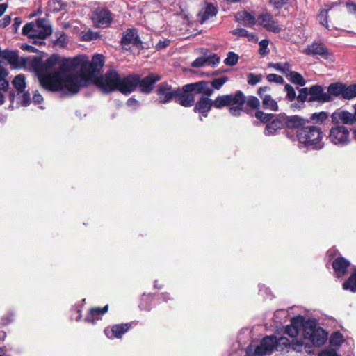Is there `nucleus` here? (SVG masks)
Segmentation results:
<instances>
[{"mask_svg":"<svg viewBox=\"0 0 356 356\" xmlns=\"http://www.w3.org/2000/svg\"><path fill=\"white\" fill-rule=\"evenodd\" d=\"M161 79V76L158 74L150 73L141 79L138 75L137 87L142 93L150 94L155 88V83Z\"/></svg>","mask_w":356,"mask_h":356,"instance_id":"nucleus-14","label":"nucleus"},{"mask_svg":"<svg viewBox=\"0 0 356 356\" xmlns=\"http://www.w3.org/2000/svg\"><path fill=\"white\" fill-rule=\"evenodd\" d=\"M90 62L100 72L104 65V57L102 54H95Z\"/></svg>","mask_w":356,"mask_h":356,"instance_id":"nucleus-46","label":"nucleus"},{"mask_svg":"<svg viewBox=\"0 0 356 356\" xmlns=\"http://www.w3.org/2000/svg\"><path fill=\"white\" fill-rule=\"evenodd\" d=\"M120 74L115 69H110L104 75H101L95 86L104 94L118 91Z\"/></svg>","mask_w":356,"mask_h":356,"instance_id":"nucleus-5","label":"nucleus"},{"mask_svg":"<svg viewBox=\"0 0 356 356\" xmlns=\"http://www.w3.org/2000/svg\"><path fill=\"white\" fill-rule=\"evenodd\" d=\"M239 57L238 54L234 52L229 51L227 54L226 58L224 60V63L228 66H234L238 61Z\"/></svg>","mask_w":356,"mask_h":356,"instance_id":"nucleus-47","label":"nucleus"},{"mask_svg":"<svg viewBox=\"0 0 356 356\" xmlns=\"http://www.w3.org/2000/svg\"><path fill=\"white\" fill-rule=\"evenodd\" d=\"M246 102L249 107L257 109L260 106L259 99L254 96H250L245 100V96L241 91L234 95H224V106H229V111L234 116H238L243 112L242 106Z\"/></svg>","mask_w":356,"mask_h":356,"instance_id":"nucleus-3","label":"nucleus"},{"mask_svg":"<svg viewBox=\"0 0 356 356\" xmlns=\"http://www.w3.org/2000/svg\"><path fill=\"white\" fill-rule=\"evenodd\" d=\"M197 83H204L203 87L205 89L202 91V95L210 97L213 93L214 89H220L222 86V77L214 79L211 82L200 81Z\"/></svg>","mask_w":356,"mask_h":356,"instance_id":"nucleus-29","label":"nucleus"},{"mask_svg":"<svg viewBox=\"0 0 356 356\" xmlns=\"http://www.w3.org/2000/svg\"><path fill=\"white\" fill-rule=\"evenodd\" d=\"M11 22V17L9 15H6L0 20V27L5 28Z\"/></svg>","mask_w":356,"mask_h":356,"instance_id":"nucleus-60","label":"nucleus"},{"mask_svg":"<svg viewBox=\"0 0 356 356\" xmlns=\"http://www.w3.org/2000/svg\"><path fill=\"white\" fill-rule=\"evenodd\" d=\"M350 265V263L344 257H339L336 258L332 262V268L337 277H341L346 272Z\"/></svg>","mask_w":356,"mask_h":356,"instance_id":"nucleus-28","label":"nucleus"},{"mask_svg":"<svg viewBox=\"0 0 356 356\" xmlns=\"http://www.w3.org/2000/svg\"><path fill=\"white\" fill-rule=\"evenodd\" d=\"M356 97V85L353 84L346 86L343 85L342 97L346 99H350Z\"/></svg>","mask_w":356,"mask_h":356,"instance_id":"nucleus-39","label":"nucleus"},{"mask_svg":"<svg viewBox=\"0 0 356 356\" xmlns=\"http://www.w3.org/2000/svg\"><path fill=\"white\" fill-rule=\"evenodd\" d=\"M343 289L353 293L356 292V269L353 272L349 278L343 282Z\"/></svg>","mask_w":356,"mask_h":356,"instance_id":"nucleus-35","label":"nucleus"},{"mask_svg":"<svg viewBox=\"0 0 356 356\" xmlns=\"http://www.w3.org/2000/svg\"><path fill=\"white\" fill-rule=\"evenodd\" d=\"M328 11L329 9H323L320 11L319 14L317 16V19L319 23L327 29H330V26L328 24Z\"/></svg>","mask_w":356,"mask_h":356,"instance_id":"nucleus-44","label":"nucleus"},{"mask_svg":"<svg viewBox=\"0 0 356 356\" xmlns=\"http://www.w3.org/2000/svg\"><path fill=\"white\" fill-rule=\"evenodd\" d=\"M284 91L286 92V98L292 102L295 99L296 97V94L294 88L289 84H286L284 86Z\"/></svg>","mask_w":356,"mask_h":356,"instance_id":"nucleus-53","label":"nucleus"},{"mask_svg":"<svg viewBox=\"0 0 356 356\" xmlns=\"http://www.w3.org/2000/svg\"><path fill=\"white\" fill-rule=\"evenodd\" d=\"M347 8L348 12L356 16V3H347Z\"/></svg>","mask_w":356,"mask_h":356,"instance_id":"nucleus-63","label":"nucleus"},{"mask_svg":"<svg viewBox=\"0 0 356 356\" xmlns=\"http://www.w3.org/2000/svg\"><path fill=\"white\" fill-rule=\"evenodd\" d=\"M291 348L296 352H301L303 349L308 353H312L311 347L307 344H304L300 341H292L286 338L280 337L278 339L274 336H267L264 337L260 344L254 349V355L263 356L270 354L274 350L283 351L285 348Z\"/></svg>","mask_w":356,"mask_h":356,"instance_id":"nucleus-1","label":"nucleus"},{"mask_svg":"<svg viewBox=\"0 0 356 356\" xmlns=\"http://www.w3.org/2000/svg\"><path fill=\"white\" fill-rule=\"evenodd\" d=\"M194 104V112H198L203 116L207 117L208 112L211 110L213 106V101L210 99L209 97L203 95Z\"/></svg>","mask_w":356,"mask_h":356,"instance_id":"nucleus-26","label":"nucleus"},{"mask_svg":"<svg viewBox=\"0 0 356 356\" xmlns=\"http://www.w3.org/2000/svg\"><path fill=\"white\" fill-rule=\"evenodd\" d=\"M328 118V113L325 111L312 113L310 120L315 124H323Z\"/></svg>","mask_w":356,"mask_h":356,"instance_id":"nucleus-41","label":"nucleus"},{"mask_svg":"<svg viewBox=\"0 0 356 356\" xmlns=\"http://www.w3.org/2000/svg\"><path fill=\"white\" fill-rule=\"evenodd\" d=\"M257 22L268 31L275 33H278L281 31L278 22L268 12H263L259 15L257 18Z\"/></svg>","mask_w":356,"mask_h":356,"instance_id":"nucleus-15","label":"nucleus"},{"mask_svg":"<svg viewBox=\"0 0 356 356\" xmlns=\"http://www.w3.org/2000/svg\"><path fill=\"white\" fill-rule=\"evenodd\" d=\"M8 74V71L0 66V89L3 91H7L8 89L9 82L6 79Z\"/></svg>","mask_w":356,"mask_h":356,"instance_id":"nucleus-42","label":"nucleus"},{"mask_svg":"<svg viewBox=\"0 0 356 356\" xmlns=\"http://www.w3.org/2000/svg\"><path fill=\"white\" fill-rule=\"evenodd\" d=\"M303 52L307 55H318L325 59H328L332 56L330 51L321 43H313L307 46Z\"/></svg>","mask_w":356,"mask_h":356,"instance_id":"nucleus-22","label":"nucleus"},{"mask_svg":"<svg viewBox=\"0 0 356 356\" xmlns=\"http://www.w3.org/2000/svg\"><path fill=\"white\" fill-rule=\"evenodd\" d=\"M14 87L20 92L26 88L25 76L23 74L17 75L13 81Z\"/></svg>","mask_w":356,"mask_h":356,"instance_id":"nucleus-40","label":"nucleus"},{"mask_svg":"<svg viewBox=\"0 0 356 356\" xmlns=\"http://www.w3.org/2000/svg\"><path fill=\"white\" fill-rule=\"evenodd\" d=\"M303 337L314 346L320 347L326 341L327 334L323 328L317 327L314 322L307 321L303 324Z\"/></svg>","mask_w":356,"mask_h":356,"instance_id":"nucleus-6","label":"nucleus"},{"mask_svg":"<svg viewBox=\"0 0 356 356\" xmlns=\"http://www.w3.org/2000/svg\"><path fill=\"white\" fill-rule=\"evenodd\" d=\"M154 296L152 294H143L139 302L141 310L149 311L153 305Z\"/></svg>","mask_w":356,"mask_h":356,"instance_id":"nucleus-34","label":"nucleus"},{"mask_svg":"<svg viewBox=\"0 0 356 356\" xmlns=\"http://www.w3.org/2000/svg\"><path fill=\"white\" fill-rule=\"evenodd\" d=\"M285 114H279L275 117L266 126L264 134L266 136L275 135L277 131L285 127Z\"/></svg>","mask_w":356,"mask_h":356,"instance_id":"nucleus-20","label":"nucleus"},{"mask_svg":"<svg viewBox=\"0 0 356 356\" xmlns=\"http://www.w3.org/2000/svg\"><path fill=\"white\" fill-rule=\"evenodd\" d=\"M309 95L310 96L309 88H303L299 90L297 99L299 102L304 103Z\"/></svg>","mask_w":356,"mask_h":356,"instance_id":"nucleus-54","label":"nucleus"},{"mask_svg":"<svg viewBox=\"0 0 356 356\" xmlns=\"http://www.w3.org/2000/svg\"><path fill=\"white\" fill-rule=\"evenodd\" d=\"M91 19L95 27L102 29L108 27L113 21L111 12L103 8H96L92 12Z\"/></svg>","mask_w":356,"mask_h":356,"instance_id":"nucleus-10","label":"nucleus"},{"mask_svg":"<svg viewBox=\"0 0 356 356\" xmlns=\"http://www.w3.org/2000/svg\"><path fill=\"white\" fill-rule=\"evenodd\" d=\"M262 79L261 74H254L250 73L248 74V83L251 86H254L259 83Z\"/></svg>","mask_w":356,"mask_h":356,"instance_id":"nucleus-52","label":"nucleus"},{"mask_svg":"<svg viewBox=\"0 0 356 356\" xmlns=\"http://www.w3.org/2000/svg\"><path fill=\"white\" fill-rule=\"evenodd\" d=\"M217 13V7L214 6L211 3L205 2L204 6L202 8L197 14V19L201 24H203L211 17L216 16Z\"/></svg>","mask_w":356,"mask_h":356,"instance_id":"nucleus-25","label":"nucleus"},{"mask_svg":"<svg viewBox=\"0 0 356 356\" xmlns=\"http://www.w3.org/2000/svg\"><path fill=\"white\" fill-rule=\"evenodd\" d=\"M232 33L234 35H238L239 37H245L247 38L249 41L257 42V39L253 33H249L247 30L243 28L235 29L232 31Z\"/></svg>","mask_w":356,"mask_h":356,"instance_id":"nucleus-36","label":"nucleus"},{"mask_svg":"<svg viewBox=\"0 0 356 356\" xmlns=\"http://www.w3.org/2000/svg\"><path fill=\"white\" fill-rule=\"evenodd\" d=\"M99 33L93 32L91 30H88L87 32L83 34L82 40L83 41H91L99 38Z\"/></svg>","mask_w":356,"mask_h":356,"instance_id":"nucleus-55","label":"nucleus"},{"mask_svg":"<svg viewBox=\"0 0 356 356\" xmlns=\"http://www.w3.org/2000/svg\"><path fill=\"white\" fill-rule=\"evenodd\" d=\"M343 341V336L339 332L334 333L330 338V343L334 346L340 345Z\"/></svg>","mask_w":356,"mask_h":356,"instance_id":"nucleus-56","label":"nucleus"},{"mask_svg":"<svg viewBox=\"0 0 356 356\" xmlns=\"http://www.w3.org/2000/svg\"><path fill=\"white\" fill-rule=\"evenodd\" d=\"M72 70V67L70 63V60L67 59L63 62L59 67V70L56 72H60L61 76L65 77V76L69 74L68 72Z\"/></svg>","mask_w":356,"mask_h":356,"instance_id":"nucleus-48","label":"nucleus"},{"mask_svg":"<svg viewBox=\"0 0 356 356\" xmlns=\"http://www.w3.org/2000/svg\"><path fill=\"white\" fill-rule=\"evenodd\" d=\"M133 327V323L115 324L104 330V334L110 339H121Z\"/></svg>","mask_w":356,"mask_h":356,"instance_id":"nucleus-17","label":"nucleus"},{"mask_svg":"<svg viewBox=\"0 0 356 356\" xmlns=\"http://www.w3.org/2000/svg\"><path fill=\"white\" fill-rule=\"evenodd\" d=\"M108 310V305H106L104 307H92L85 318V321L92 324H95L97 321L100 320Z\"/></svg>","mask_w":356,"mask_h":356,"instance_id":"nucleus-27","label":"nucleus"},{"mask_svg":"<svg viewBox=\"0 0 356 356\" xmlns=\"http://www.w3.org/2000/svg\"><path fill=\"white\" fill-rule=\"evenodd\" d=\"M22 32L24 35H27L29 38H31V35L36 32L33 23L29 22L26 24L22 28Z\"/></svg>","mask_w":356,"mask_h":356,"instance_id":"nucleus-50","label":"nucleus"},{"mask_svg":"<svg viewBox=\"0 0 356 356\" xmlns=\"http://www.w3.org/2000/svg\"><path fill=\"white\" fill-rule=\"evenodd\" d=\"M2 58L6 60L11 65H16L19 60V56L17 51L3 50Z\"/></svg>","mask_w":356,"mask_h":356,"instance_id":"nucleus-37","label":"nucleus"},{"mask_svg":"<svg viewBox=\"0 0 356 356\" xmlns=\"http://www.w3.org/2000/svg\"><path fill=\"white\" fill-rule=\"evenodd\" d=\"M343 84L332 83L328 87V93L330 96H341L343 95Z\"/></svg>","mask_w":356,"mask_h":356,"instance_id":"nucleus-43","label":"nucleus"},{"mask_svg":"<svg viewBox=\"0 0 356 356\" xmlns=\"http://www.w3.org/2000/svg\"><path fill=\"white\" fill-rule=\"evenodd\" d=\"M86 58V56L80 55V56H77L73 58L69 59L70 63L71 65V67H72V70H74L77 69L78 67H80V69H81Z\"/></svg>","mask_w":356,"mask_h":356,"instance_id":"nucleus-45","label":"nucleus"},{"mask_svg":"<svg viewBox=\"0 0 356 356\" xmlns=\"http://www.w3.org/2000/svg\"><path fill=\"white\" fill-rule=\"evenodd\" d=\"M270 90V88L268 86L260 87L258 89L257 94L262 100V106L264 109L277 111L279 109L277 102L270 95L266 94V92Z\"/></svg>","mask_w":356,"mask_h":356,"instance_id":"nucleus-18","label":"nucleus"},{"mask_svg":"<svg viewBox=\"0 0 356 356\" xmlns=\"http://www.w3.org/2000/svg\"><path fill=\"white\" fill-rule=\"evenodd\" d=\"M268 40H262L260 42H259V54L261 55H266L268 53Z\"/></svg>","mask_w":356,"mask_h":356,"instance_id":"nucleus-58","label":"nucleus"},{"mask_svg":"<svg viewBox=\"0 0 356 356\" xmlns=\"http://www.w3.org/2000/svg\"><path fill=\"white\" fill-rule=\"evenodd\" d=\"M201 83H188L181 87H177L175 102L184 106L191 107L195 104V94H201L204 90Z\"/></svg>","mask_w":356,"mask_h":356,"instance_id":"nucleus-4","label":"nucleus"},{"mask_svg":"<svg viewBox=\"0 0 356 356\" xmlns=\"http://www.w3.org/2000/svg\"><path fill=\"white\" fill-rule=\"evenodd\" d=\"M220 58L216 54L210 55L208 56H200L197 58L191 64L193 67H200L204 65L214 66L219 63Z\"/></svg>","mask_w":356,"mask_h":356,"instance_id":"nucleus-30","label":"nucleus"},{"mask_svg":"<svg viewBox=\"0 0 356 356\" xmlns=\"http://www.w3.org/2000/svg\"><path fill=\"white\" fill-rule=\"evenodd\" d=\"M58 61L59 56L57 54L51 55L45 61H42L39 57H34L31 61V67L39 77L42 74H51L50 72Z\"/></svg>","mask_w":356,"mask_h":356,"instance_id":"nucleus-8","label":"nucleus"},{"mask_svg":"<svg viewBox=\"0 0 356 356\" xmlns=\"http://www.w3.org/2000/svg\"><path fill=\"white\" fill-rule=\"evenodd\" d=\"M296 136L300 143L305 147L321 149L324 146L322 141L323 134L321 129L318 127L314 125L303 127L297 130Z\"/></svg>","mask_w":356,"mask_h":356,"instance_id":"nucleus-2","label":"nucleus"},{"mask_svg":"<svg viewBox=\"0 0 356 356\" xmlns=\"http://www.w3.org/2000/svg\"><path fill=\"white\" fill-rule=\"evenodd\" d=\"M303 320L302 316L293 318L291 325L286 326L285 332L291 337H297L299 333L300 325L302 323Z\"/></svg>","mask_w":356,"mask_h":356,"instance_id":"nucleus-33","label":"nucleus"},{"mask_svg":"<svg viewBox=\"0 0 356 356\" xmlns=\"http://www.w3.org/2000/svg\"><path fill=\"white\" fill-rule=\"evenodd\" d=\"M288 0H270V3L276 8H280L286 3Z\"/></svg>","mask_w":356,"mask_h":356,"instance_id":"nucleus-62","label":"nucleus"},{"mask_svg":"<svg viewBox=\"0 0 356 356\" xmlns=\"http://www.w3.org/2000/svg\"><path fill=\"white\" fill-rule=\"evenodd\" d=\"M318 356H339L335 350H328L322 351Z\"/></svg>","mask_w":356,"mask_h":356,"instance_id":"nucleus-64","label":"nucleus"},{"mask_svg":"<svg viewBox=\"0 0 356 356\" xmlns=\"http://www.w3.org/2000/svg\"><path fill=\"white\" fill-rule=\"evenodd\" d=\"M142 43L137 33V31L135 29H128L124 31L120 40V44L122 46L133 44L134 46L138 47L141 45Z\"/></svg>","mask_w":356,"mask_h":356,"instance_id":"nucleus-23","label":"nucleus"},{"mask_svg":"<svg viewBox=\"0 0 356 356\" xmlns=\"http://www.w3.org/2000/svg\"><path fill=\"white\" fill-rule=\"evenodd\" d=\"M330 141L338 146L347 145L350 142V132L343 125L332 127L329 132Z\"/></svg>","mask_w":356,"mask_h":356,"instance_id":"nucleus-9","label":"nucleus"},{"mask_svg":"<svg viewBox=\"0 0 356 356\" xmlns=\"http://www.w3.org/2000/svg\"><path fill=\"white\" fill-rule=\"evenodd\" d=\"M138 81V75L129 74L124 78L120 76L118 91L124 95H129L136 90Z\"/></svg>","mask_w":356,"mask_h":356,"instance_id":"nucleus-16","label":"nucleus"},{"mask_svg":"<svg viewBox=\"0 0 356 356\" xmlns=\"http://www.w3.org/2000/svg\"><path fill=\"white\" fill-rule=\"evenodd\" d=\"M310 97L309 102H327L332 100L330 95L324 92L322 86H312L309 88Z\"/></svg>","mask_w":356,"mask_h":356,"instance_id":"nucleus-21","label":"nucleus"},{"mask_svg":"<svg viewBox=\"0 0 356 356\" xmlns=\"http://www.w3.org/2000/svg\"><path fill=\"white\" fill-rule=\"evenodd\" d=\"M236 20L245 26H253L257 23L256 17L251 13L245 10L238 12L235 14Z\"/></svg>","mask_w":356,"mask_h":356,"instance_id":"nucleus-32","label":"nucleus"},{"mask_svg":"<svg viewBox=\"0 0 356 356\" xmlns=\"http://www.w3.org/2000/svg\"><path fill=\"white\" fill-rule=\"evenodd\" d=\"M57 43H60L62 45H65L67 43V38L65 35V34L62 32L59 37L57 38L56 41Z\"/></svg>","mask_w":356,"mask_h":356,"instance_id":"nucleus-61","label":"nucleus"},{"mask_svg":"<svg viewBox=\"0 0 356 356\" xmlns=\"http://www.w3.org/2000/svg\"><path fill=\"white\" fill-rule=\"evenodd\" d=\"M42 87L50 92L62 91L64 88V77L61 76L60 72H54L48 74H42L38 77Z\"/></svg>","mask_w":356,"mask_h":356,"instance_id":"nucleus-7","label":"nucleus"},{"mask_svg":"<svg viewBox=\"0 0 356 356\" xmlns=\"http://www.w3.org/2000/svg\"><path fill=\"white\" fill-rule=\"evenodd\" d=\"M38 29L36 32L31 35V38L45 39L52 33L51 26L46 25L44 19H38L36 20Z\"/></svg>","mask_w":356,"mask_h":356,"instance_id":"nucleus-24","label":"nucleus"},{"mask_svg":"<svg viewBox=\"0 0 356 356\" xmlns=\"http://www.w3.org/2000/svg\"><path fill=\"white\" fill-rule=\"evenodd\" d=\"M177 87H173L167 82H162L157 86L156 93L160 104H168L175 101Z\"/></svg>","mask_w":356,"mask_h":356,"instance_id":"nucleus-11","label":"nucleus"},{"mask_svg":"<svg viewBox=\"0 0 356 356\" xmlns=\"http://www.w3.org/2000/svg\"><path fill=\"white\" fill-rule=\"evenodd\" d=\"M286 76L289 77V81L293 83L298 84L300 86H303L305 85V81L304 78L300 74H299L297 72L292 71L291 70V71L289 72Z\"/></svg>","mask_w":356,"mask_h":356,"instance_id":"nucleus-38","label":"nucleus"},{"mask_svg":"<svg viewBox=\"0 0 356 356\" xmlns=\"http://www.w3.org/2000/svg\"><path fill=\"white\" fill-rule=\"evenodd\" d=\"M273 116L274 115L273 114L265 113L261 111H257L255 113V117L262 122H270L273 119Z\"/></svg>","mask_w":356,"mask_h":356,"instance_id":"nucleus-51","label":"nucleus"},{"mask_svg":"<svg viewBox=\"0 0 356 356\" xmlns=\"http://www.w3.org/2000/svg\"><path fill=\"white\" fill-rule=\"evenodd\" d=\"M272 66L277 71L281 72L284 74L286 76L288 75L289 72L291 71V66L288 63H275L273 64Z\"/></svg>","mask_w":356,"mask_h":356,"instance_id":"nucleus-49","label":"nucleus"},{"mask_svg":"<svg viewBox=\"0 0 356 356\" xmlns=\"http://www.w3.org/2000/svg\"><path fill=\"white\" fill-rule=\"evenodd\" d=\"M285 127L289 129H298V130L309 122V120L298 115L286 116L285 115Z\"/></svg>","mask_w":356,"mask_h":356,"instance_id":"nucleus-31","label":"nucleus"},{"mask_svg":"<svg viewBox=\"0 0 356 356\" xmlns=\"http://www.w3.org/2000/svg\"><path fill=\"white\" fill-rule=\"evenodd\" d=\"M100 72L86 58L79 74L84 82L88 85L94 84L99 78Z\"/></svg>","mask_w":356,"mask_h":356,"instance_id":"nucleus-13","label":"nucleus"},{"mask_svg":"<svg viewBox=\"0 0 356 356\" xmlns=\"http://www.w3.org/2000/svg\"><path fill=\"white\" fill-rule=\"evenodd\" d=\"M331 119L333 124L339 125L340 123L344 124H352L356 122V112L351 113L347 111H336L331 115Z\"/></svg>","mask_w":356,"mask_h":356,"instance_id":"nucleus-19","label":"nucleus"},{"mask_svg":"<svg viewBox=\"0 0 356 356\" xmlns=\"http://www.w3.org/2000/svg\"><path fill=\"white\" fill-rule=\"evenodd\" d=\"M267 80L271 83H283L284 79L277 74H269L266 76Z\"/></svg>","mask_w":356,"mask_h":356,"instance_id":"nucleus-57","label":"nucleus"},{"mask_svg":"<svg viewBox=\"0 0 356 356\" xmlns=\"http://www.w3.org/2000/svg\"><path fill=\"white\" fill-rule=\"evenodd\" d=\"M64 88L71 95L76 94L81 88L88 86L79 74H68L64 77Z\"/></svg>","mask_w":356,"mask_h":356,"instance_id":"nucleus-12","label":"nucleus"},{"mask_svg":"<svg viewBox=\"0 0 356 356\" xmlns=\"http://www.w3.org/2000/svg\"><path fill=\"white\" fill-rule=\"evenodd\" d=\"M170 44V40H165L163 41L160 40L156 45V49L157 50H161L163 49L166 48Z\"/></svg>","mask_w":356,"mask_h":356,"instance_id":"nucleus-59","label":"nucleus"}]
</instances>
